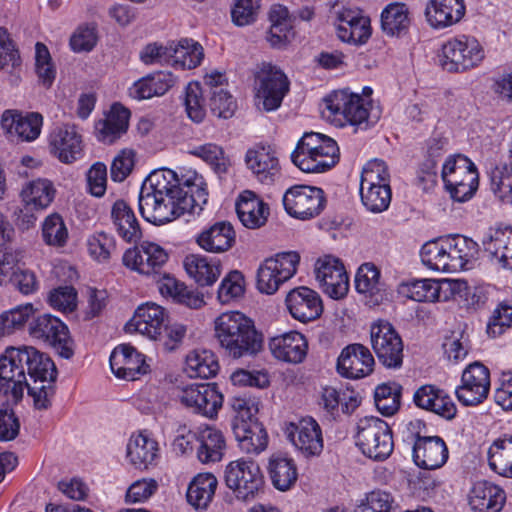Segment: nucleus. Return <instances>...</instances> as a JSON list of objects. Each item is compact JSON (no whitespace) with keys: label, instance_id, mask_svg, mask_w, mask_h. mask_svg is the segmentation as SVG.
I'll use <instances>...</instances> for the list:
<instances>
[{"label":"nucleus","instance_id":"f257e3e1","mask_svg":"<svg viewBox=\"0 0 512 512\" xmlns=\"http://www.w3.org/2000/svg\"><path fill=\"white\" fill-rule=\"evenodd\" d=\"M207 201L206 183L195 170L181 175L167 168L154 170L144 180L138 196L141 216L157 226L186 213L199 215Z\"/></svg>","mask_w":512,"mask_h":512},{"label":"nucleus","instance_id":"8fccbe9b","mask_svg":"<svg viewBox=\"0 0 512 512\" xmlns=\"http://www.w3.org/2000/svg\"><path fill=\"white\" fill-rule=\"evenodd\" d=\"M422 263L429 269L452 272L446 237L426 242L421 250Z\"/></svg>","mask_w":512,"mask_h":512},{"label":"nucleus","instance_id":"c9c22d12","mask_svg":"<svg viewBox=\"0 0 512 512\" xmlns=\"http://www.w3.org/2000/svg\"><path fill=\"white\" fill-rule=\"evenodd\" d=\"M464 0H429L425 15L435 29H443L458 23L465 14Z\"/></svg>","mask_w":512,"mask_h":512},{"label":"nucleus","instance_id":"f03ea898","mask_svg":"<svg viewBox=\"0 0 512 512\" xmlns=\"http://www.w3.org/2000/svg\"><path fill=\"white\" fill-rule=\"evenodd\" d=\"M322 114L329 121L347 122L361 130L374 126L381 117V110L372 99L363 98L349 88L335 90L323 99Z\"/></svg>","mask_w":512,"mask_h":512},{"label":"nucleus","instance_id":"6e6552de","mask_svg":"<svg viewBox=\"0 0 512 512\" xmlns=\"http://www.w3.org/2000/svg\"><path fill=\"white\" fill-rule=\"evenodd\" d=\"M355 444L362 454L374 461H384L393 452L392 430L384 420L370 416L357 422Z\"/></svg>","mask_w":512,"mask_h":512},{"label":"nucleus","instance_id":"f3484780","mask_svg":"<svg viewBox=\"0 0 512 512\" xmlns=\"http://www.w3.org/2000/svg\"><path fill=\"white\" fill-rule=\"evenodd\" d=\"M315 277L322 292L334 300L344 298L349 291V277L342 261L325 255L315 263Z\"/></svg>","mask_w":512,"mask_h":512},{"label":"nucleus","instance_id":"ea45409f","mask_svg":"<svg viewBox=\"0 0 512 512\" xmlns=\"http://www.w3.org/2000/svg\"><path fill=\"white\" fill-rule=\"evenodd\" d=\"M112 223L118 235L128 243L140 240L142 232L132 208L124 201L117 200L111 209Z\"/></svg>","mask_w":512,"mask_h":512},{"label":"nucleus","instance_id":"052dcab7","mask_svg":"<svg viewBox=\"0 0 512 512\" xmlns=\"http://www.w3.org/2000/svg\"><path fill=\"white\" fill-rule=\"evenodd\" d=\"M490 188L504 205H512V167L496 166L490 173Z\"/></svg>","mask_w":512,"mask_h":512},{"label":"nucleus","instance_id":"393cba45","mask_svg":"<svg viewBox=\"0 0 512 512\" xmlns=\"http://www.w3.org/2000/svg\"><path fill=\"white\" fill-rule=\"evenodd\" d=\"M268 348L272 356L287 364L302 363L308 353V341L298 331H288L271 337L268 341Z\"/></svg>","mask_w":512,"mask_h":512},{"label":"nucleus","instance_id":"5fc2aeb1","mask_svg":"<svg viewBox=\"0 0 512 512\" xmlns=\"http://www.w3.org/2000/svg\"><path fill=\"white\" fill-rule=\"evenodd\" d=\"M324 408L331 414L352 413L358 406L359 400L354 391L325 387L322 391Z\"/></svg>","mask_w":512,"mask_h":512},{"label":"nucleus","instance_id":"0e129e2a","mask_svg":"<svg viewBox=\"0 0 512 512\" xmlns=\"http://www.w3.org/2000/svg\"><path fill=\"white\" fill-rule=\"evenodd\" d=\"M34 312L30 303L19 305L0 315V338L21 328Z\"/></svg>","mask_w":512,"mask_h":512},{"label":"nucleus","instance_id":"4d7b16f0","mask_svg":"<svg viewBox=\"0 0 512 512\" xmlns=\"http://www.w3.org/2000/svg\"><path fill=\"white\" fill-rule=\"evenodd\" d=\"M43 242L54 248L64 247L69 239V231L63 217L58 213L48 215L42 223Z\"/></svg>","mask_w":512,"mask_h":512},{"label":"nucleus","instance_id":"49530a36","mask_svg":"<svg viewBox=\"0 0 512 512\" xmlns=\"http://www.w3.org/2000/svg\"><path fill=\"white\" fill-rule=\"evenodd\" d=\"M171 64L176 68L194 69L204 58L203 47L193 39L184 38L171 43Z\"/></svg>","mask_w":512,"mask_h":512},{"label":"nucleus","instance_id":"0eeeda50","mask_svg":"<svg viewBox=\"0 0 512 512\" xmlns=\"http://www.w3.org/2000/svg\"><path fill=\"white\" fill-rule=\"evenodd\" d=\"M284 72L271 63L263 62L254 71L255 105L266 112L277 110L289 91Z\"/></svg>","mask_w":512,"mask_h":512},{"label":"nucleus","instance_id":"f704fd0d","mask_svg":"<svg viewBox=\"0 0 512 512\" xmlns=\"http://www.w3.org/2000/svg\"><path fill=\"white\" fill-rule=\"evenodd\" d=\"M505 501V491L489 481L474 483L468 495V503L473 512H500Z\"/></svg>","mask_w":512,"mask_h":512},{"label":"nucleus","instance_id":"cd10ccee","mask_svg":"<svg viewBox=\"0 0 512 512\" xmlns=\"http://www.w3.org/2000/svg\"><path fill=\"white\" fill-rule=\"evenodd\" d=\"M412 456L418 467L434 470L442 467L447 462L449 452L445 441L440 436L417 435Z\"/></svg>","mask_w":512,"mask_h":512},{"label":"nucleus","instance_id":"37998d69","mask_svg":"<svg viewBox=\"0 0 512 512\" xmlns=\"http://www.w3.org/2000/svg\"><path fill=\"white\" fill-rule=\"evenodd\" d=\"M268 472L273 486L280 491L289 490L298 478L294 460L280 453L270 457Z\"/></svg>","mask_w":512,"mask_h":512},{"label":"nucleus","instance_id":"c85d7f7f","mask_svg":"<svg viewBox=\"0 0 512 512\" xmlns=\"http://www.w3.org/2000/svg\"><path fill=\"white\" fill-rule=\"evenodd\" d=\"M42 125L43 117L37 112L23 114L17 110H5L1 116L2 129L26 142L39 137Z\"/></svg>","mask_w":512,"mask_h":512},{"label":"nucleus","instance_id":"a878e982","mask_svg":"<svg viewBox=\"0 0 512 512\" xmlns=\"http://www.w3.org/2000/svg\"><path fill=\"white\" fill-rule=\"evenodd\" d=\"M285 303L290 315L302 323L317 319L323 312L320 295L306 286L290 290Z\"/></svg>","mask_w":512,"mask_h":512},{"label":"nucleus","instance_id":"2f4dec72","mask_svg":"<svg viewBox=\"0 0 512 512\" xmlns=\"http://www.w3.org/2000/svg\"><path fill=\"white\" fill-rule=\"evenodd\" d=\"M240 222L248 229L263 227L269 218L270 207L254 191H242L235 202Z\"/></svg>","mask_w":512,"mask_h":512},{"label":"nucleus","instance_id":"1a4fd4ad","mask_svg":"<svg viewBox=\"0 0 512 512\" xmlns=\"http://www.w3.org/2000/svg\"><path fill=\"white\" fill-rule=\"evenodd\" d=\"M262 342L252 319L239 311L226 312V354L234 359L255 355Z\"/></svg>","mask_w":512,"mask_h":512},{"label":"nucleus","instance_id":"ddd939ff","mask_svg":"<svg viewBox=\"0 0 512 512\" xmlns=\"http://www.w3.org/2000/svg\"><path fill=\"white\" fill-rule=\"evenodd\" d=\"M326 204L324 190L316 186L294 185L283 196L285 211L299 220H310L319 216Z\"/></svg>","mask_w":512,"mask_h":512},{"label":"nucleus","instance_id":"338daca9","mask_svg":"<svg viewBox=\"0 0 512 512\" xmlns=\"http://www.w3.org/2000/svg\"><path fill=\"white\" fill-rule=\"evenodd\" d=\"M394 497L382 490H373L366 494L359 505L360 512H396Z\"/></svg>","mask_w":512,"mask_h":512},{"label":"nucleus","instance_id":"864d4df0","mask_svg":"<svg viewBox=\"0 0 512 512\" xmlns=\"http://www.w3.org/2000/svg\"><path fill=\"white\" fill-rule=\"evenodd\" d=\"M489 466L497 474L512 478V436L497 439L489 448Z\"/></svg>","mask_w":512,"mask_h":512},{"label":"nucleus","instance_id":"20e7f679","mask_svg":"<svg viewBox=\"0 0 512 512\" xmlns=\"http://www.w3.org/2000/svg\"><path fill=\"white\" fill-rule=\"evenodd\" d=\"M231 406L236 415L232 432L239 449L247 454H260L268 445V434L263 424L256 419L258 401L251 397H236Z\"/></svg>","mask_w":512,"mask_h":512},{"label":"nucleus","instance_id":"bf43d9fd","mask_svg":"<svg viewBox=\"0 0 512 512\" xmlns=\"http://www.w3.org/2000/svg\"><path fill=\"white\" fill-rule=\"evenodd\" d=\"M355 289L358 293L374 296L383 289L381 273L376 265L363 263L355 275Z\"/></svg>","mask_w":512,"mask_h":512},{"label":"nucleus","instance_id":"4c0bfd02","mask_svg":"<svg viewBox=\"0 0 512 512\" xmlns=\"http://www.w3.org/2000/svg\"><path fill=\"white\" fill-rule=\"evenodd\" d=\"M175 84L171 72L158 71L134 82L129 88V95L136 100L150 99L164 95Z\"/></svg>","mask_w":512,"mask_h":512},{"label":"nucleus","instance_id":"f8f14e48","mask_svg":"<svg viewBox=\"0 0 512 512\" xmlns=\"http://www.w3.org/2000/svg\"><path fill=\"white\" fill-rule=\"evenodd\" d=\"M226 486L238 500L256 498L264 486V477L259 465L252 460H236L226 466Z\"/></svg>","mask_w":512,"mask_h":512},{"label":"nucleus","instance_id":"3c124183","mask_svg":"<svg viewBox=\"0 0 512 512\" xmlns=\"http://www.w3.org/2000/svg\"><path fill=\"white\" fill-rule=\"evenodd\" d=\"M200 443L197 457L204 464L215 463L222 459L224 449V436L220 430L206 427L199 434Z\"/></svg>","mask_w":512,"mask_h":512},{"label":"nucleus","instance_id":"b1692460","mask_svg":"<svg viewBox=\"0 0 512 512\" xmlns=\"http://www.w3.org/2000/svg\"><path fill=\"white\" fill-rule=\"evenodd\" d=\"M375 361L367 347L362 344L346 346L337 359V372L345 378L360 379L372 373Z\"/></svg>","mask_w":512,"mask_h":512},{"label":"nucleus","instance_id":"a211bd4d","mask_svg":"<svg viewBox=\"0 0 512 512\" xmlns=\"http://www.w3.org/2000/svg\"><path fill=\"white\" fill-rule=\"evenodd\" d=\"M29 334L53 346L64 358L73 355L68 327L55 316L43 314L35 318L29 325Z\"/></svg>","mask_w":512,"mask_h":512},{"label":"nucleus","instance_id":"79ce46f5","mask_svg":"<svg viewBox=\"0 0 512 512\" xmlns=\"http://www.w3.org/2000/svg\"><path fill=\"white\" fill-rule=\"evenodd\" d=\"M446 241L452 272L467 269L478 253V244L459 234L446 237Z\"/></svg>","mask_w":512,"mask_h":512},{"label":"nucleus","instance_id":"e2e57ef3","mask_svg":"<svg viewBox=\"0 0 512 512\" xmlns=\"http://www.w3.org/2000/svg\"><path fill=\"white\" fill-rule=\"evenodd\" d=\"M89 256L99 262H107L115 250V239L112 235L99 231L90 234L86 239Z\"/></svg>","mask_w":512,"mask_h":512},{"label":"nucleus","instance_id":"412c9836","mask_svg":"<svg viewBox=\"0 0 512 512\" xmlns=\"http://www.w3.org/2000/svg\"><path fill=\"white\" fill-rule=\"evenodd\" d=\"M338 38L354 46H362L372 35L371 20L360 9L343 8L337 14Z\"/></svg>","mask_w":512,"mask_h":512},{"label":"nucleus","instance_id":"09e8293b","mask_svg":"<svg viewBox=\"0 0 512 512\" xmlns=\"http://www.w3.org/2000/svg\"><path fill=\"white\" fill-rule=\"evenodd\" d=\"M56 189L48 179L32 180L21 191L22 202L36 210H44L53 202Z\"/></svg>","mask_w":512,"mask_h":512},{"label":"nucleus","instance_id":"6e6d98bb","mask_svg":"<svg viewBox=\"0 0 512 512\" xmlns=\"http://www.w3.org/2000/svg\"><path fill=\"white\" fill-rule=\"evenodd\" d=\"M204 88L207 95L211 113L222 118L224 115V74L217 69H212L204 75Z\"/></svg>","mask_w":512,"mask_h":512},{"label":"nucleus","instance_id":"39448f33","mask_svg":"<svg viewBox=\"0 0 512 512\" xmlns=\"http://www.w3.org/2000/svg\"><path fill=\"white\" fill-rule=\"evenodd\" d=\"M441 178L446 191L457 202L469 201L478 190V169L474 162L463 154H452L445 159Z\"/></svg>","mask_w":512,"mask_h":512},{"label":"nucleus","instance_id":"aec40b11","mask_svg":"<svg viewBox=\"0 0 512 512\" xmlns=\"http://www.w3.org/2000/svg\"><path fill=\"white\" fill-rule=\"evenodd\" d=\"M49 153L64 164H71L82 158V136L74 125L56 126L48 135Z\"/></svg>","mask_w":512,"mask_h":512},{"label":"nucleus","instance_id":"72a5a7b5","mask_svg":"<svg viewBox=\"0 0 512 512\" xmlns=\"http://www.w3.org/2000/svg\"><path fill=\"white\" fill-rule=\"evenodd\" d=\"M414 404L445 419H453L457 409L451 397L434 385H422L413 395Z\"/></svg>","mask_w":512,"mask_h":512},{"label":"nucleus","instance_id":"9d476101","mask_svg":"<svg viewBox=\"0 0 512 512\" xmlns=\"http://www.w3.org/2000/svg\"><path fill=\"white\" fill-rule=\"evenodd\" d=\"M29 359L27 346H9L0 355V394L9 401L22 400L27 386L26 362Z\"/></svg>","mask_w":512,"mask_h":512},{"label":"nucleus","instance_id":"e433bc0d","mask_svg":"<svg viewBox=\"0 0 512 512\" xmlns=\"http://www.w3.org/2000/svg\"><path fill=\"white\" fill-rule=\"evenodd\" d=\"M130 112L120 104H113L105 117L95 124V133L99 141L111 144L128 129Z\"/></svg>","mask_w":512,"mask_h":512},{"label":"nucleus","instance_id":"423d86ee","mask_svg":"<svg viewBox=\"0 0 512 512\" xmlns=\"http://www.w3.org/2000/svg\"><path fill=\"white\" fill-rule=\"evenodd\" d=\"M485 59V50L477 38L460 34L443 43L440 54L441 67L452 73L475 69Z\"/></svg>","mask_w":512,"mask_h":512},{"label":"nucleus","instance_id":"a19ab883","mask_svg":"<svg viewBox=\"0 0 512 512\" xmlns=\"http://www.w3.org/2000/svg\"><path fill=\"white\" fill-rule=\"evenodd\" d=\"M183 267L187 275L200 286H210L221 274L219 262L209 260L200 254H189L183 259Z\"/></svg>","mask_w":512,"mask_h":512},{"label":"nucleus","instance_id":"603ef678","mask_svg":"<svg viewBox=\"0 0 512 512\" xmlns=\"http://www.w3.org/2000/svg\"><path fill=\"white\" fill-rule=\"evenodd\" d=\"M398 292L401 296L416 302H436L441 298V285L432 279L413 280L402 283Z\"/></svg>","mask_w":512,"mask_h":512},{"label":"nucleus","instance_id":"58836bf2","mask_svg":"<svg viewBox=\"0 0 512 512\" xmlns=\"http://www.w3.org/2000/svg\"><path fill=\"white\" fill-rule=\"evenodd\" d=\"M380 22L385 35L396 38L405 36L411 25L408 6L402 2L389 3L381 12Z\"/></svg>","mask_w":512,"mask_h":512},{"label":"nucleus","instance_id":"4468645a","mask_svg":"<svg viewBox=\"0 0 512 512\" xmlns=\"http://www.w3.org/2000/svg\"><path fill=\"white\" fill-rule=\"evenodd\" d=\"M490 387V370L483 363L476 361L463 370L455 395L463 406L473 407L487 399Z\"/></svg>","mask_w":512,"mask_h":512},{"label":"nucleus","instance_id":"bb28decb","mask_svg":"<svg viewBox=\"0 0 512 512\" xmlns=\"http://www.w3.org/2000/svg\"><path fill=\"white\" fill-rule=\"evenodd\" d=\"M109 361L113 374L126 380L138 379L140 375L146 374L149 368L144 355L129 344L114 348Z\"/></svg>","mask_w":512,"mask_h":512},{"label":"nucleus","instance_id":"7c9ffc66","mask_svg":"<svg viewBox=\"0 0 512 512\" xmlns=\"http://www.w3.org/2000/svg\"><path fill=\"white\" fill-rule=\"evenodd\" d=\"M127 459L137 469L156 466L160 458L158 442L147 431L132 434L127 443Z\"/></svg>","mask_w":512,"mask_h":512},{"label":"nucleus","instance_id":"de8ad7c7","mask_svg":"<svg viewBox=\"0 0 512 512\" xmlns=\"http://www.w3.org/2000/svg\"><path fill=\"white\" fill-rule=\"evenodd\" d=\"M27 354L29 359L26 362L25 372L33 380V383H54L57 377L54 362L32 346H27Z\"/></svg>","mask_w":512,"mask_h":512},{"label":"nucleus","instance_id":"c03bdc74","mask_svg":"<svg viewBox=\"0 0 512 512\" xmlns=\"http://www.w3.org/2000/svg\"><path fill=\"white\" fill-rule=\"evenodd\" d=\"M217 479L210 473H200L190 482L186 497L195 509H206L212 501L217 488Z\"/></svg>","mask_w":512,"mask_h":512},{"label":"nucleus","instance_id":"6ab92c4d","mask_svg":"<svg viewBox=\"0 0 512 512\" xmlns=\"http://www.w3.org/2000/svg\"><path fill=\"white\" fill-rule=\"evenodd\" d=\"M285 434L305 457L318 456L323 450L322 430L312 417H303L286 425Z\"/></svg>","mask_w":512,"mask_h":512},{"label":"nucleus","instance_id":"9b49d317","mask_svg":"<svg viewBox=\"0 0 512 512\" xmlns=\"http://www.w3.org/2000/svg\"><path fill=\"white\" fill-rule=\"evenodd\" d=\"M300 256L289 251L265 259L256 272V288L261 294L273 295L281 285L290 280L297 272Z\"/></svg>","mask_w":512,"mask_h":512},{"label":"nucleus","instance_id":"473e14b6","mask_svg":"<svg viewBox=\"0 0 512 512\" xmlns=\"http://www.w3.org/2000/svg\"><path fill=\"white\" fill-rule=\"evenodd\" d=\"M483 246L494 265L512 270V226L491 228Z\"/></svg>","mask_w":512,"mask_h":512},{"label":"nucleus","instance_id":"774afa93","mask_svg":"<svg viewBox=\"0 0 512 512\" xmlns=\"http://www.w3.org/2000/svg\"><path fill=\"white\" fill-rule=\"evenodd\" d=\"M509 327H512V299L504 300L497 305L488 322L487 332L496 337Z\"/></svg>","mask_w":512,"mask_h":512},{"label":"nucleus","instance_id":"4be33fe9","mask_svg":"<svg viewBox=\"0 0 512 512\" xmlns=\"http://www.w3.org/2000/svg\"><path fill=\"white\" fill-rule=\"evenodd\" d=\"M168 260V253L159 244L143 241L140 246L128 249L123 264L140 274H156Z\"/></svg>","mask_w":512,"mask_h":512},{"label":"nucleus","instance_id":"dca6fc26","mask_svg":"<svg viewBox=\"0 0 512 512\" xmlns=\"http://www.w3.org/2000/svg\"><path fill=\"white\" fill-rule=\"evenodd\" d=\"M178 398L194 413L211 419L217 416L223 404V395L216 383L187 385L181 388Z\"/></svg>","mask_w":512,"mask_h":512},{"label":"nucleus","instance_id":"5701e85b","mask_svg":"<svg viewBox=\"0 0 512 512\" xmlns=\"http://www.w3.org/2000/svg\"><path fill=\"white\" fill-rule=\"evenodd\" d=\"M245 164L262 184H273L280 177V163L270 145L256 144L245 154Z\"/></svg>","mask_w":512,"mask_h":512},{"label":"nucleus","instance_id":"a18cd8bd","mask_svg":"<svg viewBox=\"0 0 512 512\" xmlns=\"http://www.w3.org/2000/svg\"><path fill=\"white\" fill-rule=\"evenodd\" d=\"M220 366L215 354L206 349L189 352L185 360V372L190 378H210L217 374Z\"/></svg>","mask_w":512,"mask_h":512},{"label":"nucleus","instance_id":"69168bd1","mask_svg":"<svg viewBox=\"0 0 512 512\" xmlns=\"http://www.w3.org/2000/svg\"><path fill=\"white\" fill-rule=\"evenodd\" d=\"M390 185V173L387 164L380 159L368 161L362 168L360 187H377Z\"/></svg>","mask_w":512,"mask_h":512},{"label":"nucleus","instance_id":"c756f323","mask_svg":"<svg viewBox=\"0 0 512 512\" xmlns=\"http://www.w3.org/2000/svg\"><path fill=\"white\" fill-rule=\"evenodd\" d=\"M166 319L167 313L163 307L147 302L136 309L126 328L128 331H135L149 339L156 340L161 335Z\"/></svg>","mask_w":512,"mask_h":512},{"label":"nucleus","instance_id":"13d9d810","mask_svg":"<svg viewBox=\"0 0 512 512\" xmlns=\"http://www.w3.org/2000/svg\"><path fill=\"white\" fill-rule=\"evenodd\" d=\"M401 386L395 382L383 383L376 387L374 401L384 416L394 415L400 408Z\"/></svg>","mask_w":512,"mask_h":512},{"label":"nucleus","instance_id":"7ed1b4c3","mask_svg":"<svg viewBox=\"0 0 512 512\" xmlns=\"http://www.w3.org/2000/svg\"><path fill=\"white\" fill-rule=\"evenodd\" d=\"M337 142L321 133L306 132L291 153V161L302 172L324 173L339 161Z\"/></svg>","mask_w":512,"mask_h":512},{"label":"nucleus","instance_id":"680f3d73","mask_svg":"<svg viewBox=\"0 0 512 512\" xmlns=\"http://www.w3.org/2000/svg\"><path fill=\"white\" fill-rule=\"evenodd\" d=\"M360 197L365 208L372 213L386 211L391 202L392 192L389 184L377 187H360Z\"/></svg>","mask_w":512,"mask_h":512},{"label":"nucleus","instance_id":"2eb2a0df","mask_svg":"<svg viewBox=\"0 0 512 512\" xmlns=\"http://www.w3.org/2000/svg\"><path fill=\"white\" fill-rule=\"evenodd\" d=\"M372 348L387 368H399L403 361V342L395 328L387 321H377L370 329Z\"/></svg>","mask_w":512,"mask_h":512}]
</instances>
